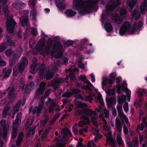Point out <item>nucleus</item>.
I'll return each instance as SVG.
<instances>
[{
	"label": "nucleus",
	"instance_id": "nucleus-1",
	"mask_svg": "<svg viewBox=\"0 0 147 147\" xmlns=\"http://www.w3.org/2000/svg\"><path fill=\"white\" fill-rule=\"evenodd\" d=\"M94 1H89V4L86 5V2L84 0H74L73 8L74 10H79V13L80 15H84L90 13L95 7L99 0H94Z\"/></svg>",
	"mask_w": 147,
	"mask_h": 147
},
{
	"label": "nucleus",
	"instance_id": "nucleus-2",
	"mask_svg": "<svg viewBox=\"0 0 147 147\" xmlns=\"http://www.w3.org/2000/svg\"><path fill=\"white\" fill-rule=\"evenodd\" d=\"M28 64V61L26 57L21 59L20 62L15 65L13 69V76H16L19 73L22 74Z\"/></svg>",
	"mask_w": 147,
	"mask_h": 147
},
{
	"label": "nucleus",
	"instance_id": "nucleus-3",
	"mask_svg": "<svg viewBox=\"0 0 147 147\" xmlns=\"http://www.w3.org/2000/svg\"><path fill=\"white\" fill-rule=\"evenodd\" d=\"M59 37L58 36L54 37V40L55 42L52 46V50L51 51V54L52 55L56 53H57V57L58 58H60L62 55L61 53L63 49L62 44L61 43L59 40Z\"/></svg>",
	"mask_w": 147,
	"mask_h": 147
},
{
	"label": "nucleus",
	"instance_id": "nucleus-4",
	"mask_svg": "<svg viewBox=\"0 0 147 147\" xmlns=\"http://www.w3.org/2000/svg\"><path fill=\"white\" fill-rule=\"evenodd\" d=\"M16 23L12 17H10L7 18L6 27L7 31L10 34L14 33V29Z\"/></svg>",
	"mask_w": 147,
	"mask_h": 147
},
{
	"label": "nucleus",
	"instance_id": "nucleus-5",
	"mask_svg": "<svg viewBox=\"0 0 147 147\" xmlns=\"http://www.w3.org/2000/svg\"><path fill=\"white\" fill-rule=\"evenodd\" d=\"M6 92H7L8 94L7 98L9 100H12L15 99L17 94L16 93V89L14 86L12 87L11 88L10 87H9L5 91L3 92L2 95H5Z\"/></svg>",
	"mask_w": 147,
	"mask_h": 147
},
{
	"label": "nucleus",
	"instance_id": "nucleus-6",
	"mask_svg": "<svg viewBox=\"0 0 147 147\" xmlns=\"http://www.w3.org/2000/svg\"><path fill=\"white\" fill-rule=\"evenodd\" d=\"M47 83L45 82H41L39 85V88L36 89L34 94V98L36 99H38L40 95L44 93L45 89V87Z\"/></svg>",
	"mask_w": 147,
	"mask_h": 147
},
{
	"label": "nucleus",
	"instance_id": "nucleus-7",
	"mask_svg": "<svg viewBox=\"0 0 147 147\" xmlns=\"http://www.w3.org/2000/svg\"><path fill=\"white\" fill-rule=\"evenodd\" d=\"M131 28V25L128 21L125 22L120 29L119 34L121 36L125 35V33L128 31Z\"/></svg>",
	"mask_w": 147,
	"mask_h": 147
},
{
	"label": "nucleus",
	"instance_id": "nucleus-8",
	"mask_svg": "<svg viewBox=\"0 0 147 147\" xmlns=\"http://www.w3.org/2000/svg\"><path fill=\"white\" fill-rule=\"evenodd\" d=\"M63 82V81L62 79L56 78L53 80L51 81L50 84L55 90H57L61 83Z\"/></svg>",
	"mask_w": 147,
	"mask_h": 147
},
{
	"label": "nucleus",
	"instance_id": "nucleus-9",
	"mask_svg": "<svg viewBox=\"0 0 147 147\" xmlns=\"http://www.w3.org/2000/svg\"><path fill=\"white\" fill-rule=\"evenodd\" d=\"M79 80H81L82 82L87 84V85H86V87L88 88V90L90 91H92V88L90 87H92L93 85L87 79L85 76L80 75V77H79Z\"/></svg>",
	"mask_w": 147,
	"mask_h": 147
},
{
	"label": "nucleus",
	"instance_id": "nucleus-10",
	"mask_svg": "<svg viewBox=\"0 0 147 147\" xmlns=\"http://www.w3.org/2000/svg\"><path fill=\"white\" fill-rule=\"evenodd\" d=\"M120 0H111L110 4L108 7L111 11L114 10L120 4Z\"/></svg>",
	"mask_w": 147,
	"mask_h": 147
},
{
	"label": "nucleus",
	"instance_id": "nucleus-11",
	"mask_svg": "<svg viewBox=\"0 0 147 147\" xmlns=\"http://www.w3.org/2000/svg\"><path fill=\"white\" fill-rule=\"evenodd\" d=\"M55 2L57 7L60 10L65 9V4L64 0H55Z\"/></svg>",
	"mask_w": 147,
	"mask_h": 147
},
{
	"label": "nucleus",
	"instance_id": "nucleus-12",
	"mask_svg": "<svg viewBox=\"0 0 147 147\" xmlns=\"http://www.w3.org/2000/svg\"><path fill=\"white\" fill-rule=\"evenodd\" d=\"M117 86V93L119 94H120L121 92V91H125L126 92H129V90L126 87H123V85H120L119 84H118Z\"/></svg>",
	"mask_w": 147,
	"mask_h": 147
},
{
	"label": "nucleus",
	"instance_id": "nucleus-13",
	"mask_svg": "<svg viewBox=\"0 0 147 147\" xmlns=\"http://www.w3.org/2000/svg\"><path fill=\"white\" fill-rule=\"evenodd\" d=\"M112 19L114 20L115 22L117 24H120L122 22V20L119 16V14L117 13H114L113 15Z\"/></svg>",
	"mask_w": 147,
	"mask_h": 147
},
{
	"label": "nucleus",
	"instance_id": "nucleus-14",
	"mask_svg": "<svg viewBox=\"0 0 147 147\" xmlns=\"http://www.w3.org/2000/svg\"><path fill=\"white\" fill-rule=\"evenodd\" d=\"M20 22L21 26L23 27L26 26L28 21V17L27 16H23L20 18Z\"/></svg>",
	"mask_w": 147,
	"mask_h": 147
},
{
	"label": "nucleus",
	"instance_id": "nucleus-15",
	"mask_svg": "<svg viewBox=\"0 0 147 147\" xmlns=\"http://www.w3.org/2000/svg\"><path fill=\"white\" fill-rule=\"evenodd\" d=\"M82 114L91 116L92 115H95L96 113L95 112L93 111L92 110L87 108L83 109L82 110Z\"/></svg>",
	"mask_w": 147,
	"mask_h": 147
},
{
	"label": "nucleus",
	"instance_id": "nucleus-16",
	"mask_svg": "<svg viewBox=\"0 0 147 147\" xmlns=\"http://www.w3.org/2000/svg\"><path fill=\"white\" fill-rule=\"evenodd\" d=\"M53 41L51 38H49L47 41V46L45 48V51L48 53L50 50L53 44Z\"/></svg>",
	"mask_w": 147,
	"mask_h": 147
},
{
	"label": "nucleus",
	"instance_id": "nucleus-17",
	"mask_svg": "<svg viewBox=\"0 0 147 147\" xmlns=\"http://www.w3.org/2000/svg\"><path fill=\"white\" fill-rule=\"evenodd\" d=\"M106 101L107 104V107H110L115 102V100L113 97H111L110 98L107 97L105 99Z\"/></svg>",
	"mask_w": 147,
	"mask_h": 147
},
{
	"label": "nucleus",
	"instance_id": "nucleus-18",
	"mask_svg": "<svg viewBox=\"0 0 147 147\" xmlns=\"http://www.w3.org/2000/svg\"><path fill=\"white\" fill-rule=\"evenodd\" d=\"M24 135L22 131L20 132L19 134L16 142V144L17 146H19L21 144L23 140Z\"/></svg>",
	"mask_w": 147,
	"mask_h": 147
},
{
	"label": "nucleus",
	"instance_id": "nucleus-19",
	"mask_svg": "<svg viewBox=\"0 0 147 147\" xmlns=\"http://www.w3.org/2000/svg\"><path fill=\"white\" fill-rule=\"evenodd\" d=\"M61 132L65 137H67L68 134L70 137H71L72 136L71 131L67 127L62 129L61 130Z\"/></svg>",
	"mask_w": 147,
	"mask_h": 147
},
{
	"label": "nucleus",
	"instance_id": "nucleus-20",
	"mask_svg": "<svg viewBox=\"0 0 147 147\" xmlns=\"http://www.w3.org/2000/svg\"><path fill=\"white\" fill-rule=\"evenodd\" d=\"M18 133V129L15 127H12V131L11 133V138L12 140L16 139Z\"/></svg>",
	"mask_w": 147,
	"mask_h": 147
},
{
	"label": "nucleus",
	"instance_id": "nucleus-21",
	"mask_svg": "<svg viewBox=\"0 0 147 147\" xmlns=\"http://www.w3.org/2000/svg\"><path fill=\"white\" fill-rule=\"evenodd\" d=\"M65 13L66 15L68 17H71L76 15V12L71 9H67L66 10Z\"/></svg>",
	"mask_w": 147,
	"mask_h": 147
},
{
	"label": "nucleus",
	"instance_id": "nucleus-22",
	"mask_svg": "<svg viewBox=\"0 0 147 147\" xmlns=\"http://www.w3.org/2000/svg\"><path fill=\"white\" fill-rule=\"evenodd\" d=\"M18 58L16 56H13V57L9 60V66L12 67L14 65L18 62Z\"/></svg>",
	"mask_w": 147,
	"mask_h": 147
},
{
	"label": "nucleus",
	"instance_id": "nucleus-23",
	"mask_svg": "<svg viewBox=\"0 0 147 147\" xmlns=\"http://www.w3.org/2000/svg\"><path fill=\"white\" fill-rule=\"evenodd\" d=\"M12 71L11 69L4 68L3 70V73L4 74L3 77H8L10 75Z\"/></svg>",
	"mask_w": 147,
	"mask_h": 147
},
{
	"label": "nucleus",
	"instance_id": "nucleus-24",
	"mask_svg": "<svg viewBox=\"0 0 147 147\" xmlns=\"http://www.w3.org/2000/svg\"><path fill=\"white\" fill-rule=\"evenodd\" d=\"M121 97L120 95H118L117 97V100L119 104H121L124 102L126 99V96L125 95L122 94Z\"/></svg>",
	"mask_w": 147,
	"mask_h": 147
},
{
	"label": "nucleus",
	"instance_id": "nucleus-25",
	"mask_svg": "<svg viewBox=\"0 0 147 147\" xmlns=\"http://www.w3.org/2000/svg\"><path fill=\"white\" fill-rule=\"evenodd\" d=\"M42 109V106L41 104H39L37 109H34L32 111V114L33 115L36 113L37 115H38L40 112L41 111Z\"/></svg>",
	"mask_w": 147,
	"mask_h": 147
},
{
	"label": "nucleus",
	"instance_id": "nucleus-26",
	"mask_svg": "<svg viewBox=\"0 0 147 147\" xmlns=\"http://www.w3.org/2000/svg\"><path fill=\"white\" fill-rule=\"evenodd\" d=\"M54 76V73L50 70H47L46 72V80H48L51 79Z\"/></svg>",
	"mask_w": 147,
	"mask_h": 147
},
{
	"label": "nucleus",
	"instance_id": "nucleus-27",
	"mask_svg": "<svg viewBox=\"0 0 147 147\" xmlns=\"http://www.w3.org/2000/svg\"><path fill=\"white\" fill-rule=\"evenodd\" d=\"M5 44L7 46H14L15 45V43L13 41L11 40L10 37L8 36L7 37V40L5 42Z\"/></svg>",
	"mask_w": 147,
	"mask_h": 147
},
{
	"label": "nucleus",
	"instance_id": "nucleus-28",
	"mask_svg": "<svg viewBox=\"0 0 147 147\" xmlns=\"http://www.w3.org/2000/svg\"><path fill=\"white\" fill-rule=\"evenodd\" d=\"M117 109L119 117L125 115L123 112L121 104H118L117 106Z\"/></svg>",
	"mask_w": 147,
	"mask_h": 147
},
{
	"label": "nucleus",
	"instance_id": "nucleus-29",
	"mask_svg": "<svg viewBox=\"0 0 147 147\" xmlns=\"http://www.w3.org/2000/svg\"><path fill=\"white\" fill-rule=\"evenodd\" d=\"M105 29L107 32H109L113 29L112 24L110 23H105L104 25Z\"/></svg>",
	"mask_w": 147,
	"mask_h": 147
},
{
	"label": "nucleus",
	"instance_id": "nucleus-30",
	"mask_svg": "<svg viewBox=\"0 0 147 147\" xmlns=\"http://www.w3.org/2000/svg\"><path fill=\"white\" fill-rule=\"evenodd\" d=\"M25 4L24 3L21 2H17L13 3L12 4V6L16 9H19L21 6H24Z\"/></svg>",
	"mask_w": 147,
	"mask_h": 147
},
{
	"label": "nucleus",
	"instance_id": "nucleus-31",
	"mask_svg": "<svg viewBox=\"0 0 147 147\" xmlns=\"http://www.w3.org/2000/svg\"><path fill=\"white\" fill-rule=\"evenodd\" d=\"M5 54L7 57H10L12 55L15 56L13 51L11 49H7L5 51Z\"/></svg>",
	"mask_w": 147,
	"mask_h": 147
},
{
	"label": "nucleus",
	"instance_id": "nucleus-32",
	"mask_svg": "<svg viewBox=\"0 0 147 147\" xmlns=\"http://www.w3.org/2000/svg\"><path fill=\"white\" fill-rule=\"evenodd\" d=\"M80 101H77L76 102L78 103L76 105V107L77 108H86L87 107V104L84 103H81Z\"/></svg>",
	"mask_w": 147,
	"mask_h": 147
},
{
	"label": "nucleus",
	"instance_id": "nucleus-33",
	"mask_svg": "<svg viewBox=\"0 0 147 147\" xmlns=\"http://www.w3.org/2000/svg\"><path fill=\"white\" fill-rule=\"evenodd\" d=\"M37 69L36 64H33L31 66L30 72L32 74H35L37 72Z\"/></svg>",
	"mask_w": 147,
	"mask_h": 147
},
{
	"label": "nucleus",
	"instance_id": "nucleus-34",
	"mask_svg": "<svg viewBox=\"0 0 147 147\" xmlns=\"http://www.w3.org/2000/svg\"><path fill=\"white\" fill-rule=\"evenodd\" d=\"M45 69V65L43 63L42 64L39 69V73L40 76L43 75Z\"/></svg>",
	"mask_w": 147,
	"mask_h": 147
},
{
	"label": "nucleus",
	"instance_id": "nucleus-35",
	"mask_svg": "<svg viewBox=\"0 0 147 147\" xmlns=\"http://www.w3.org/2000/svg\"><path fill=\"white\" fill-rule=\"evenodd\" d=\"M116 140L117 144L119 146H123L124 144L123 140L119 134H118L116 138Z\"/></svg>",
	"mask_w": 147,
	"mask_h": 147
},
{
	"label": "nucleus",
	"instance_id": "nucleus-36",
	"mask_svg": "<svg viewBox=\"0 0 147 147\" xmlns=\"http://www.w3.org/2000/svg\"><path fill=\"white\" fill-rule=\"evenodd\" d=\"M136 3V0H130L128 2V6L130 9H132Z\"/></svg>",
	"mask_w": 147,
	"mask_h": 147
},
{
	"label": "nucleus",
	"instance_id": "nucleus-37",
	"mask_svg": "<svg viewBox=\"0 0 147 147\" xmlns=\"http://www.w3.org/2000/svg\"><path fill=\"white\" fill-rule=\"evenodd\" d=\"M37 13V11L34 8L32 9V10L30 11V15L32 16V20H36Z\"/></svg>",
	"mask_w": 147,
	"mask_h": 147
},
{
	"label": "nucleus",
	"instance_id": "nucleus-38",
	"mask_svg": "<svg viewBox=\"0 0 147 147\" xmlns=\"http://www.w3.org/2000/svg\"><path fill=\"white\" fill-rule=\"evenodd\" d=\"M119 117L121 121L122 124H124V121H125V123L127 124L129 123L128 118L125 115H123L122 116H120Z\"/></svg>",
	"mask_w": 147,
	"mask_h": 147
},
{
	"label": "nucleus",
	"instance_id": "nucleus-39",
	"mask_svg": "<svg viewBox=\"0 0 147 147\" xmlns=\"http://www.w3.org/2000/svg\"><path fill=\"white\" fill-rule=\"evenodd\" d=\"M9 110V107H5L4 109L2 112V115L3 117L4 118L6 117L8 111Z\"/></svg>",
	"mask_w": 147,
	"mask_h": 147
},
{
	"label": "nucleus",
	"instance_id": "nucleus-40",
	"mask_svg": "<svg viewBox=\"0 0 147 147\" xmlns=\"http://www.w3.org/2000/svg\"><path fill=\"white\" fill-rule=\"evenodd\" d=\"M3 138L4 139H5L7 135V130L6 127L4 126L3 129Z\"/></svg>",
	"mask_w": 147,
	"mask_h": 147
},
{
	"label": "nucleus",
	"instance_id": "nucleus-41",
	"mask_svg": "<svg viewBox=\"0 0 147 147\" xmlns=\"http://www.w3.org/2000/svg\"><path fill=\"white\" fill-rule=\"evenodd\" d=\"M109 142L111 145V146L113 147H116V144L112 137H109L107 138Z\"/></svg>",
	"mask_w": 147,
	"mask_h": 147
},
{
	"label": "nucleus",
	"instance_id": "nucleus-42",
	"mask_svg": "<svg viewBox=\"0 0 147 147\" xmlns=\"http://www.w3.org/2000/svg\"><path fill=\"white\" fill-rule=\"evenodd\" d=\"M80 119H82L86 121V123L89 124L90 122V119H89L88 117L85 115H81L80 117Z\"/></svg>",
	"mask_w": 147,
	"mask_h": 147
},
{
	"label": "nucleus",
	"instance_id": "nucleus-43",
	"mask_svg": "<svg viewBox=\"0 0 147 147\" xmlns=\"http://www.w3.org/2000/svg\"><path fill=\"white\" fill-rule=\"evenodd\" d=\"M7 49V45L4 42L0 45V53L3 52Z\"/></svg>",
	"mask_w": 147,
	"mask_h": 147
},
{
	"label": "nucleus",
	"instance_id": "nucleus-44",
	"mask_svg": "<svg viewBox=\"0 0 147 147\" xmlns=\"http://www.w3.org/2000/svg\"><path fill=\"white\" fill-rule=\"evenodd\" d=\"M36 1V0H30L29 3L30 7H31L32 9L34 8L35 6Z\"/></svg>",
	"mask_w": 147,
	"mask_h": 147
},
{
	"label": "nucleus",
	"instance_id": "nucleus-45",
	"mask_svg": "<svg viewBox=\"0 0 147 147\" xmlns=\"http://www.w3.org/2000/svg\"><path fill=\"white\" fill-rule=\"evenodd\" d=\"M73 43L74 42L72 40H69L64 43L63 44L67 47H68L72 45Z\"/></svg>",
	"mask_w": 147,
	"mask_h": 147
},
{
	"label": "nucleus",
	"instance_id": "nucleus-46",
	"mask_svg": "<svg viewBox=\"0 0 147 147\" xmlns=\"http://www.w3.org/2000/svg\"><path fill=\"white\" fill-rule=\"evenodd\" d=\"M71 95V92H66L63 94H62V96L63 97L68 98L70 97Z\"/></svg>",
	"mask_w": 147,
	"mask_h": 147
},
{
	"label": "nucleus",
	"instance_id": "nucleus-47",
	"mask_svg": "<svg viewBox=\"0 0 147 147\" xmlns=\"http://www.w3.org/2000/svg\"><path fill=\"white\" fill-rule=\"evenodd\" d=\"M31 34L33 36H34L36 35L37 31L36 29L34 27H32L31 29Z\"/></svg>",
	"mask_w": 147,
	"mask_h": 147
},
{
	"label": "nucleus",
	"instance_id": "nucleus-48",
	"mask_svg": "<svg viewBox=\"0 0 147 147\" xmlns=\"http://www.w3.org/2000/svg\"><path fill=\"white\" fill-rule=\"evenodd\" d=\"M80 92V90L79 89L74 88L71 90V94H75L77 93H79Z\"/></svg>",
	"mask_w": 147,
	"mask_h": 147
},
{
	"label": "nucleus",
	"instance_id": "nucleus-49",
	"mask_svg": "<svg viewBox=\"0 0 147 147\" xmlns=\"http://www.w3.org/2000/svg\"><path fill=\"white\" fill-rule=\"evenodd\" d=\"M127 13V10L126 9L124 8H122L119 12L120 15L121 16L125 15Z\"/></svg>",
	"mask_w": 147,
	"mask_h": 147
},
{
	"label": "nucleus",
	"instance_id": "nucleus-50",
	"mask_svg": "<svg viewBox=\"0 0 147 147\" xmlns=\"http://www.w3.org/2000/svg\"><path fill=\"white\" fill-rule=\"evenodd\" d=\"M108 81V79H106V78H102V88L103 90H104V88L103 87V86H106V84L107 83Z\"/></svg>",
	"mask_w": 147,
	"mask_h": 147
},
{
	"label": "nucleus",
	"instance_id": "nucleus-51",
	"mask_svg": "<svg viewBox=\"0 0 147 147\" xmlns=\"http://www.w3.org/2000/svg\"><path fill=\"white\" fill-rule=\"evenodd\" d=\"M123 109L124 111L125 112H127L129 110V107L128 103L127 102H125L123 106Z\"/></svg>",
	"mask_w": 147,
	"mask_h": 147
},
{
	"label": "nucleus",
	"instance_id": "nucleus-52",
	"mask_svg": "<svg viewBox=\"0 0 147 147\" xmlns=\"http://www.w3.org/2000/svg\"><path fill=\"white\" fill-rule=\"evenodd\" d=\"M144 123H141L140 125H138L137 129H139L140 128L141 131H142L144 129V126H145V125H144Z\"/></svg>",
	"mask_w": 147,
	"mask_h": 147
},
{
	"label": "nucleus",
	"instance_id": "nucleus-53",
	"mask_svg": "<svg viewBox=\"0 0 147 147\" xmlns=\"http://www.w3.org/2000/svg\"><path fill=\"white\" fill-rule=\"evenodd\" d=\"M115 123L116 126H121V123L119 119L118 118H116L115 120Z\"/></svg>",
	"mask_w": 147,
	"mask_h": 147
},
{
	"label": "nucleus",
	"instance_id": "nucleus-54",
	"mask_svg": "<svg viewBox=\"0 0 147 147\" xmlns=\"http://www.w3.org/2000/svg\"><path fill=\"white\" fill-rule=\"evenodd\" d=\"M62 61V64L66 65L68 63V59L67 57H64L61 58Z\"/></svg>",
	"mask_w": 147,
	"mask_h": 147
},
{
	"label": "nucleus",
	"instance_id": "nucleus-55",
	"mask_svg": "<svg viewBox=\"0 0 147 147\" xmlns=\"http://www.w3.org/2000/svg\"><path fill=\"white\" fill-rule=\"evenodd\" d=\"M107 14L105 13H102V14L101 16L102 20V21H105L107 20Z\"/></svg>",
	"mask_w": 147,
	"mask_h": 147
},
{
	"label": "nucleus",
	"instance_id": "nucleus-56",
	"mask_svg": "<svg viewBox=\"0 0 147 147\" xmlns=\"http://www.w3.org/2000/svg\"><path fill=\"white\" fill-rule=\"evenodd\" d=\"M48 133V131L47 130H46L43 134L42 135V136H41V139L42 140H44L46 136Z\"/></svg>",
	"mask_w": 147,
	"mask_h": 147
},
{
	"label": "nucleus",
	"instance_id": "nucleus-57",
	"mask_svg": "<svg viewBox=\"0 0 147 147\" xmlns=\"http://www.w3.org/2000/svg\"><path fill=\"white\" fill-rule=\"evenodd\" d=\"M51 92V89H48L45 92L43 96L44 97L47 98L49 96V94Z\"/></svg>",
	"mask_w": 147,
	"mask_h": 147
},
{
	"label": "nucleus",
	"instance_id": "nucleus-58",
	"mask_svg": "<svg viewBox=\"0 0 147 147\" xmlns=\"http://www.w3.org/2000/svg\"><path fill=\"white\" fill-rule=\"evenodd\" d=\"M72 131L75 135H77L78 134V131L76 127H73L72 128Z\"/></svg>",
	"mask_w": 147,
	"mask_h": 147
},
{
	"label": "nucleus",
	"instance_id": "nucleus-59",
	"mask_svg": "<svg viewBox=\"0 0 147 147\" xmlns=\"http://www.w3.org/2000/svg\"><path fill=\"white\" fill-rule=\"evenodd\" d=\"M104 113L106 119H107L109 117V112L106 109H104Z\"/></svg>",
	"mask_w": 147,
	"mask_h": 147
},
{
	"label": "nucleus",
	"instance_id": "nucleus-60",
	"mask_svg": "<svg viewBox=\"0 0 147 147\" xmlns=\"http://www.w3.org/2000/svg\"><path fill=\"white\" fill-rule=\"evenodd\" d=\"M45 44H40L39 45L38 49L40 51H42L43 52L44 48H45Z\"/></svg>",
	"mask_w": 147,
	"mask_h": 147
},
{
	"label": "nucleus",
	"instance_id": "nucleus-61",
	"mask_svg": "<svg viewBox=\"0 0 147 147\" xmlns=\"http://www.w3.org/2000/svg\"><path fill=\"white\" fill-rule=\"evenodd\" d=\"M82 114V110L78 109L76 110L75 112V114L76 116H78Z\"/></svg>",
	"mask_w": 147,
	"mask_h": 147
},
{
	"label": "nucleus",
	"instance_id": "nucleus-62",
	"mask_svg": "<svg viewBox=\"0 0 147 147\" xmlns=\"http://www.w3.org/2000/svg\"><path fill=\"white\" fill-rule=\"evenodd\" d=\"M35 84L34 82L33 81H30L29 82L28 85L30 88V89L34 87Z\"/></svg>",
	"mask_w": 147,
	"mask_h": 147
},
{
	"label": "nucleus",
	"instance_id": "nucleus-63",
	"mask_svg": "<svg viewBox=\"0 0 147 147\" xmlns=\"http://www.w3.org/2000/svg\"><path fill=\"white\" fill-rule=\"evenodd\" d=\"M123 130L124 134H127L128 133V130L127 128L125 125H123Z\"/></svg>",
	"mask_w": 147,
	"mask_h": 147
},
{
	"label": "nucleus",
	"instance_id": "nucleus-64",
	"mask_svg": "<svg viewBox=\"0 0 147 147\" xmlns=\"http://www.w3.org/2000/svg\"><path fill=\"white\" fill-rule=\"evenodd\" d=\"M86 124V122L83 121H80L78 122V125L80 127H82L84 124Z\"/></svg>",
	"mask_w": 147,
	"mask_h": 147
}]
</instances>
